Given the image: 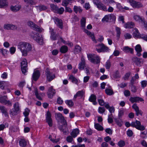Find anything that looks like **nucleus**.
Masks as SVG:
<instances>
[{"label": "nucleus", "instance_id": "nucleus-35", "mask_svg": "<svg viewBox=\"0 0 147 147\" xmlns=\"http://www.w3.org/2000/svg\"><path fill=\"white\" fill-rule=\"evenodd\" d=\"M74 11L76 13H77L78 12L80 13L82 11V9L81 7L80 6H74Z\"/></svg>", "mask_w": 147, "mask_h": 147}, {"label": "nucleus", "instance_id": "nucleus-17", "mask_svg": "<svg viewBox=\"0 0 147 147\" xmlns=\"http://www.w3.org/2000/svg\"><path fill=\"white\" fill-rule=\"evenodd\" d=\"M40 71L38 70H34L32 75V78L34 80L36 81L40 76Z\"/></svg>", "mask_w": 147, "mask_h": 147}, {"label": "nucleus", "instance_id": "nucleus-54", "mask_svg": "<svg viewBox=\"0 0 147 147\" xmlns=\"http://www.w3.org/2000/svg\"><path fill=\"white\" fill-rule=\"evenodd\" d=\"M30 111L28 108H26L25 110V111L23 113L24 116L25 117H27Z\"/></svg>", "mask_w": 147, "mask_h": 147}, {"label": "nucleus", "instance_id": "nucleus-61", "mask_svg": "<svg viewBox=\"0 0 147 147\" xmlns=\"http://www.w3.org/2000/svg\"><path fill=\"white\" fill-rule=\"evenodd\" d=\"M132 107L136 111L139 109V108L138 107L137 105V104L136 103L134 104L132 106Z\"/></svg>", "mask_w": 147, "mask_h": 147}, {"label": "nucleus", "instance_id": "nucleus-44", "mask_svg": "<svg viewBox=\"0 0 147 147\" xmlns=\"http://www.w3.org/2000/svg\"><path fill=\"white\" fill-rule=\"evenodd\" d=\"M115 30L117 33V36L118 39H119L121 34V29L119 28L116 27H115Z\"/></svg>", "mask_w": 147, "mask_h": 147}, {"label": "nucleus", "instance_id": "nucleus-64", "mask_svg": "<svg viewBox=\"0 0 147 147\" xmlns=\"http://www.w3.org/2000/svg\"><path fill=\"white\" fill-rule=\"evenodd\" d=\"M143 39V40L147 41V35L145 34L140 35V38Z\"/></svg>", "mask_w": 147, "mask_h": 147}, {"label": "nucleus", "instance_id": "nucleus-16", "mask_svg": "<svg viewBox=\"0 0 147 147\" xmlns=\"http://www.w3.org/2000/svg\"><path fill=\"white\" fill-rule=\"evenodd\" d=\"M132 60L136 65L138 66H140L141 64L143 63V60L142 59L139 58L137 57H134L132 58Z\"/></svg>", "mask_w": 147, "mask_h": 147}, {"label": "nucleus", "instance_id": "nucleus-38", "mask_svg": "<svg viewBox=\"0 0 147 147\" xmlns=\"http://www.w3.org/2000/svg\"><path fill=\"white\" fill-rule=\"evenodd\" d=\"M19 144L21 146L24 147L26 145L27 142L25 140L21 139L19 141Z\"/></svg>", "mask_w": 147, "mask_h": 147}, {"label": "nucleus", "instance_id": "nucleus-62", "mask_svg": "<svg viewBox=\"0 0 147 147\" xmlns=\"http://www.w3.org/2000/svg\"><path fill=\"white\" fill-rule=\"evenodd\" d=\"M141 84L142 87V88H144L146 86L147 84V81L146 80H143L141 82Z\"/></svg>", "mask_w": 147, "mask_h": 147}, {"label": "nucleus", "instance_id": "nucleus-57", "mask_svg": "<svg viewBox=\"0 0 147 147\" xmlns=\"http://www.w3.org/2000/svg\"><path fill=\"white\" fill-rule=\"evenodd\" d=\"M109 16L108 15L105 16L103 18L102 20V22H108L109 21Z\"/></svg>", "mask_w": 147, "mask_h": 147}, {"label": "nucleus", "instance_id": "nucleus-55", "mask_svg": "<svg viewBox=\"0 0 147 147\" xmlns=\"http://www.w3.org/2000/svg\"><path fill=\"white\" fill-rule=\"evenodd\" d=\"M135 49L137 52H141L142 51L141 47L139 45H137L135 47Z\"/></svg>", "mask_w": 147, "mask_h": 147}, {"label": "nucleus", "instance_id": "nucleus-37", "mask_svg": "<svg viewBox=\"0 0 147 147\" xmlns=\"http://www.w3.org/2000/svg\"><path fill=\"white\" fill-rule=\"evenodd\" d=\"M26 46L25 51H26V54L27 55V53L28 52L31 51L32 49V47L31 45L30 44L27 43Z\"/></svg>", "mask_w": 147, "mask_h": 147}, {"label": "nucleus", "instance_id": "nucleus-34", "mask_svg": "<svg viewBox=\"0 0 147 147\" xmlns=\"http://www.w3.org/2000/svg\"><path fill=\"white\" fill-rule=\"evenodd\" d=\"M134 18L136 21L139 22H141L144 20V18L142 17H140L138 15H135L134 17Z\"/></svg>", "mask_w": 147, "mask_h": 147}, {"label": "nucleus", "instance_id": "nucleus-22", "mask_svg": "<svg viewBox=\"0 0 147 147\" xmlns=\"http://www.w3.org/2000/svg\"><path fill=\"white\" fill-rule=\"evenodd\" d=\"M96 96L94 94H92L91 95L89 98V100L90 102H93V104L94 105H96L97 104L96 102Z\"/></svg>", "mask_w": 147, "mask_h": 147}, {"label": "nucleus", "instance_id": "nucleus-18", "mask_svg": "<svg viewBox=\"0 0 147 147\" xmlns=\"http://www.w3.org/2000/svg\"><path fill=\"white\" fill-rule=\"evenodd\" d=\"M129 100L132 103L137 102L139 101H142L144 100L142 98L138 97H131L129 99Z\"/></svg>", "mask_w": 147, "mask_h": 147}, {"label": "nucleus", "instance_id": "nucleus-49", "mask_svg": "<svg viewBox=\"0 0 147 147\" xmlns=\"http://www.w3.org/2000/svg\"><path fill=\"white\" fill-rule=\"evenodd\" d=\"M65 102L70 107H72L74 105V103L71 100H67L65 101Z\"/></svg>", "mask_w": 147, "mask_h": 147}, {"label": "nucleus", "instance_id": "nucleus-12", "mask_svg": "<svg viewBox=\"0 0 147 147\" xmlns=\"http://www.w3.org/2000/svg\"><path fill=\"white\" fill-rule=\"evenodd\" d=\"M53 86H51L49 88L47 92V95L48 97L50 98H52L53 96L55 95L56 91L55 89L53 88Z\"/></svg>", "mask_w": 147, "mask_h": 147}, {"label": "nucleus", "instance_id": "nucleus-45", "mask_svg": "<svg viewBox=\"0 0 147 147\" xmlns=\"http://www.w3.org/2000/svg\"><path fill=\"white\" fill-rule=\"evenodd\" d=\"M64 11V9L63 7H61L59 8L58 7L55 13L59 14H61L63 13Z\"/></svg>", "mask_w": 147, "mask_h": 147}, {"label": "nucleus", "instance_id": "nucleus-7", "mask_svg": "<svg viewBox=\"0 0 147 147\" xmlns=\"http://www.w3.org/2000/svg\"><path fill=\"white\" fill-rule=\"evenodd\" d=\"M27 60L25 59H23L21 63V70L23 74H25L27 71Z\"/></svg>", "mask_w": 147, "mask_h": 147}, {"label": "nucleus", "instance_id": "nucleus-10", "mask_svg": "<svg viewBox=\"0 0 147 147\" xmlns=\"http://www.w3.org/2000/svg\"><path fill=\"white\" fill-rule=\"evenodd\" d=\"M55 117L56 119L58 121H60L62 124L65 125H67V122L61 114L60 113L56 114H55Z\"/></svg>", "mask_w": 147, "mask_h": 147}, {"label": "nucleus", "instance_id": "nucleus-1", "mask_svg": "<svg viewBox=\"0 0 147 147\" xmlns=\"http://www.w3.org/2000/svg\"><path fill=\"white\" fill-rule=\"evenodd\" d=\"M125 125L127 127H129L130 125L133 127H135L137 129L143 131L145 129V128L143 125H141L140 122L137 120H136L135 122H132L131 124L128 122H126L125 123Z\"/></svg>", "mask_w": 147, "mask_h": 147}, {"label": "nucleus", "instance_id": "nucleus-27", "mask_svg": "<svg viewBox=\"0 0 147 147\" xmlns=\"http://www.w3.org/2000/svg\"><path fill=\"white\" fill-rule=\"evenodd\" d=\"M69 79L73 83L78 84V80L73 75H70L69 76Z\"/></svg>", "mask_w": 147, "mask_h": 147}, {"label": "nucleus", "instance_id": "nucleus-25", "mask_svg": "<svg viewBox=\"0 0 147 147\" xmlns=\"http://www.w3.org/2000/svg\"><path fill=\"white\" fill-rule=\"evenodd\" d=\"M133 36L135 38H140V34L139 33L138 29L135 28L133 30Z\"/></svg>", "mask_w": 147, "mask_h": 147}, {"label": "nucleus", "instance_id": "nucleus-28", "mask_svg": "<svg viewBox=\"0 0 147 147\" xmlns=\"http://www.w3.org/2000/svg\"><path fill=\"white\" fill-rule=\"evenodd\" d=\"M21 8L20 5H16L15 6H11V10L14 12H16L18 11Z\"/></svg>", "mask_w": 147, "mask_h": 147}, {"label": "nucleus", "instance_id": "nucleus-52", "mask_svg": "<svg viewBox=\"0 0 147 147\" xmlns=\"http://www.w3.org/2000/svg\"><path fill=\"white\" fill-rule=\"evenodd\" d=\"M109 50V48L104 44L103 46L102 52H107Z\"/></svg>", "mask_w": 147, "mask_h": 147}, {"label": "nucleus", "instance_id": "nucleus-32", "mask_svg": "<svg viewBox=\"0 0 147 147\" xmlns=\"http://www.w3.org/2000/svg\"><path fill=\"white\" fill-rule=\"evenodd\" d=\"M68 50V47L65 45L62 46L60 49V51L62 53H66Z\"/></svg>", "mask_w": 147, "mask_h": 147}, {"label": "nucleus", "instance_id": "nucleus-9", "mask_svg": "<svg viewBox=\"0 0 147 147\" xmlns=\"http://www.w3.org/2000/svg\"><path fill=\"white\" fill-rule=\"evenodd\" d=\"M28 25L32 28L35 31L41 32L42 30L40 27L36 25L34 23L31 21H29L27 23Z\"/></svg>", "mask_w": 147, "mask_h": 147}, {"label": "nucleus", "instance_id": "nucleus-6", "mask_svg": "<svg viewBox=\"0 0 147 147\" xmlns=\"http://www.w3.org/2000/svg\"><path fill=\"white\" fill-rule=\"evenodd\" d=\"M93 2L97 6V7L98 9L104 11H107V9L106 6L99 0H93Z\"/></svg>", "mask_w": 147, "mask_h": 147}, {"label": "nucleus", "instance_id": "nucleus-3", "mask_svg": "<svg viewBox=\"0 0 147 147\" xmlns=\"http://www.w3.org/2000/svg\"><path fill=\"white\" fill-rule=\"evenodd\" d=\"M88 59L91 62L97 64L99 63L100 59L99 57L94 54L87 55Z\"/></svg>", "mask_w": 147, "mask_h": 147}, {"label": "nucleus", "instance_id": "nucleus-41", "mask_svg": "<svg viewBox=\"0 0 147 147\" xmlns=\"http://www.w3.org/2000/svg\"><path fill=\"white\" fill-rule=\"evenodd\" d=\"M106 93L108 95H111L114 94V92L112 89H106L105 90Z\"/></svg>", "mask_w": 147, "mask_h": 147}, {"label": "nucleus", "instance_id": "nucleus-20", "mask_svg": "<svg viewBox=\"0 0 147 147\" xmlns=\"http://www.w3.org/2000/svg\"><path fill=\"white\" fill-rule=\"evenodd\" d=\"M62 125H60L59 127V129L60 130L62 131H63L64 134H66L68 131V129L67 128V124L66 125H65L63 124H62Z\"/></svg>", "mask_w": 147, "mask_h": 147}, {"label": "nucleus", "instance_id": "nucleus-33", "mask_svg": "<svg viewBox=\"0 0 147 147\" xmlns=\"http://www.w3.org/2000/svg\"><path fill=\"white\" fill-rule=\"evenodd\" d=\"M81 48L78 45H76L75 46L74 51L75 54H77L81 51Z\"/></svg>", "mask_w": 147, "mask_h": 147}, {"label": "nucleus", "instance_id": "nucleus-36", "mask_svg": "<svg viewBox=\"0 0 147 147\" xmlns=\"http://www.w3.org/2000/svg\"><path fill=\"white\" fill-rule=\"evenodd\" d=\"M94 127L98 131H102L103 130V127L98 123L94 124Z\"/></svg>", "mask_w": 147, "mask_h": 147}, {"label": "nucleus", "instance_id": "nucleus-15", "mask_svg": "<svg viewBox=\"0 0 147 147\" xmlns=\"http://www.w3.org/2000/svg\"><path fill=\"white\" fill-rule=\"evenodd\" d=\"M3 28L6 30H15L17 29V27L16 26L12 24H7L4 25Z\"/></svg>", "mask_w": 147, "mask_h": 147}, {"label": "nucleus", "instance_id": "nucleus-42", "mask_svg": "<svg viewBox=\"0 0 147 147\" xmlns=\"http://www.w3.org/2000/svg\"><path fill=\"white\" fill-rule=\"evenodd\" d=\"M7 5L6 0H0V8H2Z\"/></svg>", "mask_w": 147, "mask_h": 147}, {"label": "nucleus", "instance_id": "nucleus-24", "mask_svg": "<svg viewBox=\"0 0 147 147\" xmlns=\"http://www.w3.org/2000/svg\"><path fill=\"white\" fill-rule=\"evenodd\" d=\"M0 110L1 112L4 114L5 117L8 116L7 109L5 107L3 106H0Z\"/></svg>", "mask_w": 147, "mask_h": 147}, {"label": "nucleus", "instance_id": "nucleus-58", "mask_svg": "<svg viewBox=\"0 0 147 147\" xmlns=\"http://www.w3.org/2000/svg\"><path fill=\"white\" fill-rule=\"evenodd\" d=\"M105 111L104 108L101 107H99L98 109V112L100 113H104Z\"/></svg>", "mask_w": 147, "mask_h": 147}, {"label": "nucleus", "instance_id": "nucleus-51", "mask_svg": "<svg viewBox=\"0 0 147 147\" xmlns=\"http://www.w3.org/2000/svg\"><path fill=\"white\" fill-rule=\"evenodd\" d=\"M7 51L6 49L3 48L0 49V53L3 56H4L7 53Z\"/></svg>", "mask_w": 147, "mask_h": 147}, {"label": "nucleus", "instance_id": "nucleus-8", "mask_svg": "<svg viewBox=\"0 0 147 147\" xmlns=\"http://www.w3.org/2000/svg\"><path fill=\"white\" fill-rule=\"evenodd\" d=\"M45 72L47 80L49 82H51L55 77V74H53L51 72H50L48 69H46Z\"/></svg>", "mask_w": 147, "mask_h": 147}, {"label": "nucleus", "instance_id": "nucleus-40", "mask_svg": "<svg viewBox=\"0 0 147 147\" xmlns=\"http://www.w3.org/2000/svg\"><path fill=\"white\" fill-rule=\"evenodd\" d=\"M86 23V18L83 17L81 20V25L83 28H85Z\"/></svg>", "mask_w": 147, "mask_h": 147}, {"label": "nucleus", "instance_id": "nucleus-4", "mask_svg": "<svg viewBox=\"0 0 147 147\" xmlns=\"http://www.w3.org/2000/svg\"><path fill=\"white\" fill-rule=\"evenodd\" d=\"M7 97V96H2L0 95V102L5 105H7L9 107L12 106V103L11 101L8 100Z\"/></svg>", "mask_w": 147, "mask_h": 147}, {"label": "nucleus", "instance_id": "nucleus-46", "mask_svg": "<svg viewBox=\"0 0 147 147\" xmlns=\"http://www.w3.org/2000/svg\"><path fill=\"white\" fill-rule=\"evenodd\" d=\"M114 120L115 122L117 125L119 127H121L122 125V122L120 120L117 118H115Z\"/></svg>", "mask_w": 147, "mask_h": 147}, {"label": "nucleus", "instance_id": "nucleus-48", "mask_svg": "<svg viewBox=\"0 0 147 147\" xmlns=\"http://www.w3.org/2000/svg\"><path fill=\"white\" fill-rule=\"evenodd\" d=\"M9 125L7 123L0 125V131L3 130L6 127H8Z\"/></svg>", "mask_w": 147, "mask_h": 147}, {"label": "nucleus", "instance_id": "nucleus-63", "mask_svg": "<svg viewBox=\"0 0 147 147\" xmlns=\"http://www.w3.org/2000/svg\"><path fill=\"white\" fill-rule=\"evenodd\" d=\"M111 65V64L110 62L109 61H107L106 63L105 67L107 69H108L110 68Z\"/></svg>", "mask_w": 147, "mask_h": 147}, {"label": "nucleus", "instance_id": "nucleus-5", "mask_svg": "<svg viewBox=\"0 0 147 147\" xmlns=\"http://www.w3.org/2000/svg\"><path fill=\"white\" fill-rule=\"evenodd\" d=\"M27 43L25 42H20L18 45V48L20 49L22 53V55L27 56L26 51H25L26 46Z\"/></svg>", "mask_w": 147, "mask_h": 147}, {"label": "nucleus", "instance_id": "nucleus-29", "mask_svg": "<svg viewBox=\"0 0 147 147\" xmlns=\"http://www.w3.org/2000/svg\"><path fill=\"white\" fill-rule=\"evenodd\" d=\"M84 94V92L82 90L79 91L74 96V98H76L77 97H82Z\"/></svg>", "mask_w": 147, "mask_h": 147}, {"label": "nucleus", "instance_id": "nucleus-2", "mask_svg": "<svg viewBox=\"0 0 147 147\" xmlns=\"http://www.w3.org/2000/svg\"><path fill=\"white\" fill-rule=\"evenodd\" d=\"M31 36L40 45H42L43 43L42 38L40 36L39 34L36 32H32Z\"/></svg>", "mask_w": 147, "mask_h": 147}, {"label": "nucleus", "instance_id": "nucleus-59", "mask_svg": "<svg viewBox=\"0 0 147 147\" xmlns=\"http://www.w3.org/2000/svg\"><path fill=\"white\" fill-rule=\"evenodd\" d=\"M57 35L55 34L53 35H51L50 38L51 40H57Z\"/></svg>", "mask_w": 147, "mask_h": 147}, {"label": "nucleus", "instance_id": "nucleus-39", "mask_svg": "<svg viewBox=\"0 0 147 147\" xmlns=\"http://www.w3.org/2000/svg\"><path fill=\"white\" fill-rule=\"evenodd\" d=\"M24 1L27 4L30 5H35L36 4L34 0H24Z\"/></svg>", "mask_w": 147, "mask_h": 147}, {"label": "nucleus", "instance_id": "nucleus-26", "mask_svg": "<svg viewBox=\"0 0 147 147\" xmlns=\"http://www.w3.org/2000/svg\"><path fill=\"white\" fill-rule=\"evenodd\" d=\"M79 131L78 129H74L71 134V135L73 138H75L79 134Z\"/></svg>", "mask_w": 147, "mask_h": 147}, {"label": "nucleus", "instance_id": "nucleus-43", "mask_svg": "<svg viewBox=\"0 0 147 147\" xmlns=\"http://www.w3.org/2000/svg\"><path fill=\"white\" fill-rule=\"evenodd\" d=\"M50 7L51 9L55 13L58 8L57 6L54 4H51L50 5Z\"/></svg>", "mask_w": 147, "mask_h": 147}, {"label": "nucleus", "instance_id": "nucleus-14", "mask_svg": "<svg viewBox=\"0 0 147 147\" xmlns=\"http://www.w3.org/2000/svg\"><path fill=\"white\" fill-rule=\"evenodd\" d=\"M53 19L55 24L57 26L61 29H62L63 28L62 20L57 17H55Z\"/></svg>", "mask_w": 147, "mask_h": 147}, {"label": "nucleus", "instance_id": "nucleus-60", "mask_svg": "<svg viewBox=\"0 0 147 147\" xmlns=\"http://www.w3.org/2000/svg\"><path fill=\"white\" fill-rule=\"evenodd\" d=\"M66 140L68 142H71L73 140V138L71 136H69L66 138Z\"/></svg>", "mask_w": 147, "mask_h": 147}, {"label": "nucleus", "instance_id": "nucleus-13", "mask_svg": "<svg viewBox=\"0 0 147 147\" xmlns=\"http://www.w3.org/2000/svg\"><path fill=\"white\" fill-rule=\"evenodd\" d=\"M51 115L50 113L48 111L47 113L46 120L50 127L52 126V120L51 118Z\"/></svg>", "mask_w": 147, "mask_h": 147}, {"label": "nucleus", "instance_id": "nucleus-23", "mask_svg": "<svg viewBox=\"0 0 147 147\" xmlns=\"http://www.w3.org/2000/svg\"><path fill=\"white\" fill-rule=\"evenodd\" d=\"M103 45L104 44L103 43L99 44L96 45L95 46V50L99 53L102 52V51Z\"/></svg>", "mask_w": 147, "mask_h": 147}, {"label": "nucleus", "instance_id": "nucleus-30", "mask_svg": "<svg viewBox=\"0 0 147 147\" xmlns=\"http://www.w3.org/2000/svg\"><path fill=\"white\" fill-rule=\"evenodd\" d=\"M123 50L125 52H130L132 53L133 52V49L130 48L128 46H125L123 48Z\"/></svg>", "mask_w": 147, "mask_h": 147}, {"label": "nucleus", "instance_id": "nucleus-31", "mask_svg": "<svg viewBox=\"0 0 147 147\" xmlns=\"http://www.w3.org/2000/svg\"><path fill=\"white\" fill-rule=\"evenodd\" d=\"M134 24L132 22H128L125 24V28H133L134 26Z\"/></svg>", "mask_w": 147, "mask_h": 147}, {"label": "nucleus", "instance_id": "nucleus-53", "mask_svg": "<svg viewBox=\"0 0 147 147\" xmlns=\"http://www.w3.org/2000/svg\"><path fill=\"white\" fill-rule=\"evenodd\" d=\"M125 145V142L123 140H120L118 143V145L120 147L124 146Z\"/></svg>", "mask_w": 147, "mask_h": 147}, {"label": "nucleus", "instance_id": "nucleus-56", "mask_svg": "<svg viewBox=\"0 0 147 147\" xmlns=\"http://www.w3.org/2000/svg\"><path fill=\"white\" fill-rule=\"evenodd\" d=\"M70 1L71 0H63L62 3V5L64 6H67Z\"/></svg>", "mask_w": 147, "mask_h": 147}, {"label": "nucleus", "instance_id": "nucleus-19", "mask_svg": "<svg viewBox=\"0 0 147 147\" xmlns=\"http://www.w3.org/2000/svg\"><path fill=\"white\" fill-rule=\"evenodd\" d=\"M13 107L14 110L12 112V114L13 115H16L17 114V112L19 111L20 109L18 102L15 103L13 105Z\"/></svg>", "mask_w": 147, "mask_h": 147}, {"label": "nucleus", "instance_id": "nucleus-21", "mask_svg": "<svg viewBox=\"0 0 147 147\" xmlns=\"http://www.w3.org/2000/svg\"><path fill=\"white\" fill-rule=\"evenodd\" d=\"M85 60L83 56L81 57V62L79 63V69H83L84 68L85 65Z\"/></svg>", "mask_w": 147, "mask_h": 147}, {"label": "nucleus", "instance_id": "nucleus-50", "mask_svg": "<svg viewBox=\"0 0 147 147\" xmlns=\"http://www.w3.org/2000/svg\"><path fill=\"white\" fill-rule=\"evenodd\" d=\"M35 95L37 98L39 100H42V99L41 97L39 95L38 91V90L37 89H36L34 91Z\"/></svg>", "mask_w": 147, "mask_h": 147}, {"label": "nucleus", "instance_id": "nucleus-47", "mask_svg": "<svg viewBox=\"0 0 147 147\" xmlns=\"http://www.w3.org/2000/svg\"><path fill=\"white\" fill-rule=\"evenodd\" d=\"M39 10L40 11H44L46 10L47 9L46 6L43 5H40L38 6H37Z\"/></svg>", "mask_w": 147, "mask_h": 147}, {"label": "nucleus", "instance_id": "nucleus-11", "mask_svg": "<svg viewBox=\"0 0 147 147\" xmlns=\"http://www.w3.org/2000/svg\"><path fill=\"white\" fill-rule=\"evenodd\" d=\"M131 5L134 8H139L143 7V5L139 2L136 1L134 0H128Z\"/></svg>", "mask_w": 147, "mask_h": 147}]
</instances>
